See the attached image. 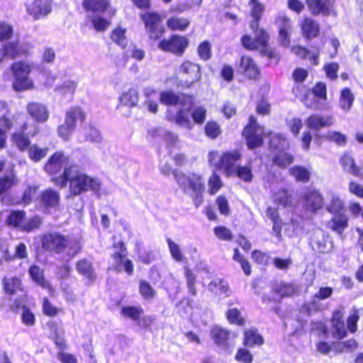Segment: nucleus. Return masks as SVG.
I'll list each match as a JSON object with an SVG mask.
<instances>
[{
  "instance_id": "nucleus-52",
  "label": "nucleus",
  "mask_w": 363,
  "mask_h": 363,
  "mask_svg": "<svg viewBox=\"0 0 363 363\" xmlns=\"http://www.w3.org/2000/svg\"><path fill=\"white\" fill-rule=\"evenodd\" d=\"M125 29L121 26L116 27L111 33V39L123 48H126L128 42L125 37Z\"/></svg>"
},
{
  "instance_id": "nucleus-53",
  "label": "nucleus",
  "mask_w": 363,
  "mask_h": 363,
  "mask_svg": "<svg viewBox=\"0 0 363 363\" xmlns=\"http://www.w3.org/2000/svg\"><path fill=\"white\" fill-rule=\"evenodd\" d=\"M139 293L145 300H150L156 296V291L150 284L145 280H140L139 282Z\"/></svg>"
},
{
  "instance_id": "nucleus-15",
  "label": "nucleus",
  "mask_w": 363,
  "mask_h": 363,
  "mask_svg": "<svg viewBox=\"0 0 363 363\" xmlns=\"http://www.w3.org/2000/svg\"><path fill=\"white\" fill-rule=\"evenodd\" d=\"M239 68L240 72L249 80L257 81L261 78V69L249 55H242L240 59Z\"/></svg>"
},
{
  "instance_id": "nucleus-23",
  "label": "nucleus",
  "mask_w": 363,
  "mask_h": 363,
  "mask_svg": "<svg viewBox=\"0 0 363 363\" xmlns=\"http://www.w3.org/2000/svg\"><path fill=\"white\" fill-rule=\"evenodd\" d=\"M291 50L300 59L303 60H308L312 65L317 66L319 65V48L317 47L315 48V51L311 53V51L303 45H296L292 46Z\"/></svg>"
},
{
  "instance_id": "nucleus-60",
  "label": "nucleus",
  "mask_w": 363,
  "mask_h": 363,
  "mask_svg": "<svg viewBox=\"0 0 363 363\" xmlns=\"http://www.w3.org/2000/svg\"><path fill=\"white\" fill-rule=\"evenodd\" d=\"M145 27L149 38L151 40L160 39L164 33V28L162 24H145Z\"/></svg>"
},
{
  "instance_id": "nucleus-45",
  "label": "nucleus",
  "mask_w": 363,
  "mask_h": 363,
  "mask_svg": "<svg viewBox=\"0 0 363 363\" xmlns=\"http://www.w3.org/2000/svg\"><path fill=\"white\" fill-rule=\"evenodd\" d=\"M245 183H250L253 180V174L250 165H238L233 170V175Z\"/></svg>"
},
{
  "instance_id": "nucleus-12",
  "label": "nucleus",
  "mask_w": 363,
  "mask_h": 363,
  "mask_svg": "<svg viewBox=\"0 0 363 363\" xmlns=\"http://www.w3.org/2000/svg\"><path fill=\"white\" fill-rule=\"evenodd\" d=\"M189 45V40L184 36L172 35L168 39H163L158 43V48L164 52L182 56Z\"/></svg>"
},
{
  "instance_id": "nucleus-30",
  "label": "nucleus",
  "mask_w": 363,
  "mask_h": 363,
  "mask_svg": "<svg viewBox=\"0 0 363 363\" xmlns=\"http://www.w3.org/2000/svg\"><path fill=\"white\" fill-rule=\"evenodd\" d=\"M50 0H35L28 8V13L33 16L34 19L46 16L50 11Z\"/></svg>"
},
{
  "instance_id": "nucleus-2",
  "label": "nucleus",
  "mask_w": 363,
  "mask_h": 363,
  "mask_svg": "<svg viewBox=\"0 0 363 363\" xmlns=\"http://www.w3.org/2000/svg\"><path fill=\"white\" fill-rule=\"evenodd\" d=\"M42 250L50 256L67 254L73 257L82 252L79 240L70 238L60 231L49 230L40 237Z\"/></svg>"
},
{
  "instance_id": "nucleus-33",
  "label": "nucleus",
  "mask_w": 363,
  "mask_h": 363,
  "mask_svg": "<svg viewBox=\"0 0 363 363\" xmlns=\"http://www.w3.org/2000/svg\"><path fill=\"white\" fill-rule=\"evenodd\" d=\"M139 100V93L135 88H130L123 91L119 96V105L128 108L137 106Z\"/></svg>"
},
{
  "instance_id": "nucleus-32",
  "label": "nucleus",
  "mask_w": 363,
  "mask_h": 363,
  "mask_svg": "<svg viewBox=\"0 0 363 363\" xmlns=\"http://www.w3.org/2000/svg\"><path fill=\"white\" fill-rule=\"evenodd\" d=\"M340 164L344 170L348 172L355 177L361 176V168L355 163V160L352 155L348 152H345L340 157Z\"/></svg>"
},
{
  "instance_id": "nucleus-36",
  "label": "nucleus",
  "mask_w": 363,
  "mask_h": 363,
  "mask_svg": "<svg viewBox=\"0 0 363 363\" xmlns=\"http://www.w3.org/2000/svg\"><path fill=\"white\" fill-rule=\"evenodd\" d=\"M266 215L273 223L272 230L276 236L280 238L281 236L283 220L279 216L278 209L269 206L266 210Z\"/></svg>"
},
{
  "instance_id": "nucleus-16",
  "label": "nucleus",
  "mask_w": 363,
  "mask_h": 363,
  "mask_svg": "<svg viewBox=\"0 0 363 363\" xmlns=\"http://www.w3.org/2000/svg\"><path fill=\"white\" fill-rule=\"evenodd\" d=\"M331 334L333 338L338 340H342L347 336V330L345 327L344 314L340 310H335L330 318Z\"/></svg>"
},
{
  "instance_id": "nucleus-61",
  "label": "nucleus",
  "mask_w": 363,
  "mask_h": 363,
  "mask_svg": "<svg viewBox=\"0 0 363 363\" xmlns=\"http://www.w3.org/2000/svg\"><path fill=\"white\" fill-rule=\"evenodd\" d=\"M315 97L319 100L326 101L328 99L327 86L325 82H318L310 89Z\"/></svg>"
},
{
  "instance_id": "nucleus-63",
  "label": "nucleus",
  "mask_w": 363,
  "mask_h": 363,
  "mask_svg": "<svg viewBox=\"0 0 363 363\" xmlns=\"http://www.w3.org/2000/svg\"><path fill=\"white\" fill-rule=\"evenodd\" d=\"M248 347H240L238 349L235 355V359L240 363H252L254 357L248 350Z\"/></svg>"
},
{
  "instance_id": "nucleus-41",
  "label": "nucleus",
  "mask_w": 363,
  "mask_h": 363,
  "mask_svg": "<svg viewBox=\"0 0 363 363\" xmlns=\"http://www.w3.org/2000/svg\"><path fill=\"white\" fill-rule=\"evenodd\" d=\"M354 95L348 87L343 88L340 91L339 98L340 107L345 111H350L354 101Z\"/></svg>"
},
{
  "instance_id": "nucleus-25",
  "label": "nucleus",
  "mask_w": 363,
  "mask_h": 363,
  "mask_svg": "<svg viewBox=\"0 0 363 363\" xmlns=\"http://www.w3.org/2000/svg\"><path fill=\"white\" fill-rule=\"evenodd\" d=\"M334 0H307V6L313 15L328 16Z\"/></svg>"
},
{
  "instance_id": "nucleus-22",
  "label": "nucleus",
  "mask_w": 363,
  "mask_h": 363,
  "mask_svg": "<svg viewBox=\"0 0 363 363\" xmlns=\"http://www.w3.org/2000/svg\"><path fill=\"white\" fill-rule=\"evenodd\" d=\"M303 199L306 208L312 213H316L323 207V197L317 190L313 189L306 192Z\"/></svg>"
},
{
  "instance_id": "nucleus-64",
  "label": "nucleus",
  "mask_w": 363,
  "mask_h": 363,
  "mask_svg": "<svg viewBox=\"0 0 363 363\" xmlns=\"http://www.w3.org/2000/svg\"><path fill=\"white\" fill-rule=\"evenodd\" d=\"M174 122L181 126L191 129L193 127L191 122L184 108L179 109L174 117Z\"/></svg>"
},
{
  "instance_id": "nucleus-17",
  "label": "nucleus",
  "mask_w": 363,
  "mask_h": 363,
  "mask_svg": "<svg viewBox=\"0 0 363 363\" xmlns=\"http://www.w3.org/2000/svg\"><path fill=\"white\" fill-rule=\"evenodd\" d=\"M18 184V179L14 169H11L0 176V200L3 202L8 197L12 189Z\"/></svg>"
},
{
  "instance_id": "nucleus-56",
  "label": "nucleus",
  "mask_w": 363,
  "mask_h": 363,
  "mask_svg": "<svg viewBox=\"0 0 363 363\" xmlns=\"http://www.w3.org/2000/svg\"><path fill=\"white\" fill-rule=\"evenodd\" d=\"M286 141V138L282 133H275L272 135L268 143L269 150L270 151H277L284 147Z\"/></svg>"
},
{
  "instance_id": "nucleus-14",
  "label": "nucleus",
  "mask_w": 363,
  "mask_h": 363,
  "mask_svg": "<svg viewBox=\"0 0 363 363\" xmlns=\"http://www.w3.org/2000/svg\"><path fill=\"white\" fill-rule=\"evenodd\" d=\"M38 203L45 211L59 209L61 203L60 193L52 188L45 189L40 192Z\"/></svg>"
},
{
  "instance_id": "nucleus-7",
  "label": "nucleus",
  "mask_w": 363,
  "mask_h": 363,
  "mask_svg": "<svg viewBox=\"0 0 363 363\" xmlns=\"http://www.w3.org/2000/svg\"><path fill=\"white\" fill-rule=\"evenodd\" d=\"M260 128L256 118L251 115L248 118V123L242 130V136L245 138L247 147L249 150H255L264 144V135L258 133Z\"/></svg>"
},
{
  "instance_id": "nucleus-3",
  "label": "nucleus",
  "mask_w": 363,
  "mask_h": 363,
  "mask_svg": "<svg viewBox=\"0 0 363 363\" xmlns=\"http://www.w3.org/2000/svg\"><path fill=\"white\" fill-rule=\"evenodd\" d=\"M24 210H12L6 218L7 226L23 233H32L40 228L43 219L39 215H33L26 220Z\"/></svg>"
},
{
  "instance_id": "nucleus-18",
  "label": "nucleus",
  "mask_w": 363,
  "mask_h": 363,
  "mask_svg": "<svg viewBox=\"0 0 363 363\" xmlns=\"http://www.w3.org/2000/svg\"><path fill=\"white\" fill-rule=\"evenodd\" d=\"M306 123L310 130L318 131L332 126L335 123V119L332 115L323 116L313 113L306 119Z\"/></svg>"
},
{
  "instance_id": "nucleus-5",
  "label": "nucleus",
  "mask_w": 363,
  "mask_h": 363,
  "mask_svg": "<svg viewBox=\"0 0 363 363\" xmlns=\"http://www.w3.org/2000/svg\"><path fill=\"white\" fill-rule=\"evenodd\" d=\"M173 174L177 181H179L182 177H186L188 188L192 191L191 195L192 201L195 207L199 208L203 203V194L205 191V184L202 176L196 173H191L186 177L184 174L179 173L177 170L173 171Z\"/></svg>"
},
{
  "instance_id": "nucleus-50",
  "label": "nucleus",
  "mask_w": 363,
  "mask_h": 363,
  "mask_svg": "<svg viewBox=\"0 0 363 363\" xmlns=\"http://www.w3.org/2000/svg\"><path fill=\"white\" fill-rule=\"evenodd\" d=\"M326 211L331 215L346 213L343 201L338 196H333L326 207Z\"/></svg>"
},
{
  "instance_id": "nucleus-57",
  "label": "nucleus",
  "mask_w": 363,
  "mask_h": 363,
  "mask_svg": "<svg viewBox=\"0 0 363 363\" xmlns=\"http://www.w3.org/2000/svg\"><path fill=\"white\" fill-rule=\"evenodd\" d=\"M43 313L48 317H55L63 310L54 306L48 297H43L42 301Z\"/></svg>"
},
{
  "instance_id": "nucleus-47",
  "label": "nucleus",
  "mask_w": 363,
  "mask_h": 363,
  "mask_svg": "<svg viewBox=\"0 0 363 363\" xmlns=\"http://www.w3.org/2000/svg\"><path fill=\"white\" fill-rule=\"evenodd\" d=\"M49 151L48 147H40L36 144L30 145L27 150L29 159L34 162H39L43 158H45Z\"/></svg>"
},
{
  "instance_id": "nucleus-58",
  "label": "nucleus",
  "mask_w": 363,
  "mask_h": 363,
  "mask_svg": "<svg viewBox=\"0 0 363 363\" xmlns=\"http://www.w3.org/2000/svg\"><path fill=\"white\" fill-rule=\"evenodd\" d=\"M184 277L186 281L188 291L190 295L195 296L197 295V290L196 288V278L193 271L186 267L184 269Z\"/></svg>"
},
{
  "instance_id": "nucleus-31",
  "label": "nucleus",
  "mask_w": 363,
  "mask_h": 363,
  "mask_svg": "<svg viewBox=\"0 0 363 363\" xmlns=\"http://www.w3.org/2000/svg\"><path fill=\"white\" fill-rule=\"evenodd\" d=\"M76 269L77 272L84 277L89 281L93 282L96 279L93 264L91 261L86 258L79 259L76 262Z\"/></svg>"
},
{
  "instance_id": "nucleus-6",
  "label": "nucleus",
  "mask_w": 363,
  "mask_h": 363,
  "mask_svg": "<svg viewBox=\"0 0 363 363\" xmlns=\"http://www.w3.org/2000/svg\"><path fill=\"white\" fill-rule=\"evenodd\" d=\"M112 248L115 250L111 257L116 263V269L118 272L123 270L128 276H132L134 272V264L133 261L127 257L128 250L124 242H113Z\"/></svg>"
},
{
  "instance_id": "nucleus-8",
  "label": "nucleus",
  "mask_w": 363,
  "mask_h": 363,
  "mask_svg": "<svg viewBox=\"0 0 363 363\" xmlns=\"http://www.w3.org/2000/svg\"><path fill=\"white\" fill-rule=\"evenodd\" d=\"M250 28L254 39L249 35H244L241 38L242 45L246 50L255 51L269 45V35L264 28L259 27V24H250Z\"/></svg>"
},
{
  "instance_id": "nucleus-24",
  "label": "nucleus",
  "mask_w": 363,
  "mask_h": 363,
  "mask_svg": "<svg viewBox=\"0 0 363 363\" xmlns=\"http://www.w3.org/2000/svg\"><path fill=\"white\" fill-rule=\"evenodd\" d=\"M271 162L273 166L280 169H286L294 162V157L282 148L275 151L271 157Z\"/></svg>"
},
{
  "instance_id": "nucleus-51",
  "label": "nucleus",
  "mask_w": 363,
  "mask_h": 363,
  "mask_svg": "<svg viewBox=\"0 0 363 363\" xmlns=\"http://www.w3.org/2000/svg\"><path fill=\"white\" fill-rule=\"evenodd\" d=\"M325 139L338 147H345L347 143V135L337 130L328 131L325 135Z\"/></svg>"
},
{
  "instance_id": "nucleus-27",
  "label": "nucleus",
  "mask_w": 363,
  "mask_h": 363,
  "mask_svg": "<svg viewBox=\"0 0 363 363\" xmlns=\"http://www.w3.org/2000/svg\"><path fill=\"white\" fill-rule=\"evenodd\" d=\"M86 118V113L80 106L70 107L65 113V119L77 128V124H82Z\"/></svg>"
},
{
  "instance_id": "nucleus-40",
  "label": "nucleus",
  "mask_w": 363,
  "mask_h": 363,
  "mask_svg": "<svg viewBox=\"0 0 363 363\" xmlns=\"http://www.w3.org/2000/svg\"><path fill=\"white\" fill-rule=\"evenodd\" d=\"M109 3L106 0H84L82 6L86 12L102 13L108 6Z\"/></svg>"
},
{
  "instance_id": "nucleus-55",
  "label": "nucleus",
  "mask_w": 363,
  "mask_h": 363,
  "mask_svg": "<svg viewBox=\"0 0 363 363\" xmlns=\"http://www.w3.org/2000/svg\"><path fill=\"white\" fill-rule=\"evenodd\" d=\"M215 236L221 241L231 242L234 235L230 229L224 225H218L213 228Z\"/></svg>"
},
{
  "instance_id": "nucleus-1",
  "label": "nucleus",
  "mask_w": 363,
  "mask_h": 363,
  "mask_svg": "<svg viewBox=\"0 0 363 363\" xmlns=\"http://www.w3.org/2000/svg\"><path fill=\"white\" fill-rule=\"evenodd\" d=\"M51 182L60 188H64L69 184V194L78 196L82 193L92 191H99L100 182L84 172L77 164H72L65 168L59 177L51 179Z\"/></svg>"
},
{
  "instance_id": "nucleus-35",
  "label": "nucleus",
  "mask_w": 363,
  "mask_h": 363,
  "mask_svg": "<svg viewBox=\"0 0 363 363\" xmlns=\"http://www.w3.org/2000/svg\"><path fill=\"white\" fill-rule=\"evenodd\" d=\"M13 145L20 151L25 152L30 147V140L28 135L23 132H14L11 135Z\"/></svg>"
},
{
  "instance_id": "nucleus-26",
  "label": "nucleus",
  "mask_w": 363,
  "mask_h": 363,
  "mask_svg": "<svg viewBox=\"0 0 363 363\" xmlns=\"http://www.w3.org/2000/svg\"><path fill=\"white\" fill-rule=\"evenodd\" d=\"M1 282L4 292L7 296H12L18 292H22L23 291L22 281L18 277H4Z\"/></svg>"
},
{
  "instance_id": "nucleus-21",
  "label": "nucleus",
  "mask_w": 363,
  "mask_h": 363,
  "mask_svg": "<svg viewBox=\"0 0 363 363\" xmlns=\"http://www.w3.org/2000/svg\"><path fill=\"white\" fill-rule=\"evenodd\" d=\"M29 116L37 123H45L49 118V111L45 105L39 102H29L26 106Z\"/></svg>"
},
{
  "instance_id": "nucleus-48",
  "label": "nucleus",
  "mask_w": 363,
  "mask_h": 363,
  "mask_svg": "<svg viewBox=\"0 0 363 363\" xmlns=\"http://www.w3.org/2000/svg\"><path fill=\"white\" fill-rule=\"evenodd\" d=\"M225 317L228 323L238 326H245V319L241 315L240 311L237 308H233L225 311Z\"/></svg>"
},
{
  "instance_id": "nucleus-20",
  "label": "nucleus",
  "mask_w": 363,
  "mask_h": 363,
  "mask_svg": "<svg viewBox=\"0 0 363 363\" xmlns=\"http://www.w3.org/2000/svg\"><path fill=\"white\" fill-rule=\"evenodd\" d=\"M349 217L346 213L332 215L330 220L326 222L325 226L333 232L342 235L349 227Z\"/></svg>"
},
{
  "instance_id": "nucleus-54",
  "label": "nucleus",
  "mask_w": 363,
  "mask_h": 363,
  "mask_svg": "<svg viewBox=\"0 0 363 363\" xmlns=\"http://www.w3.org/2000/svg\"><path fill=\"white\" fill-rule=\"evenodd\" d=\"M206 135L212 140L216 139L222 133L220 125L215 121H208L204 126Z\"/></svg>"
},
{
  "instance_id": "nucleus-44",
  "label": "nucleus",
  "mask_w": 363,
  "mask_h": 363,
  "mask_svg": "<svg viewBox=\"0 0 363 363\" xmlns=\"http://www.w3.org/2000/svg\"><path fill=\"white\" fill-rule=\"evenodd\" d=\"M208 289L212 292H218L220 295H223L224 297L230 296L229 284L223 279L218 278L212 280L208 284Z\"/></svg>"
},
{
  "instance_id": "nucleus-19",
  "label": "nucleus",
  "mask_w": 363,
  "mask_h": 363,
  "mask_svg": "<svg viewBox=\"0 0 363 363\" xmlns=\"http://www.w3.org/2000/svg\"><path fill=\"white\" fill-rule=\"evenodd\" d=\"M26 52L27 51L21 46L19 40L9 42L0 48V62L8 58L15 60L26 55Z\"/></svg>"
},
{
  "instance_id": "nucleus-49",
  "label": "nucleus",
  "mask_w": 363,
  "mask_h": 363,
  "mask_svg": "<svg viewBox=\"0 0 363 363\" xmlns=\"http://www.w3.org/2000/svg\"><path fill=\"white\" fill-rule=\"evenodd\" d=\"M291 91L296 98H298L307 107L311 108V106L307 104L311 91L309 88L303 84H295Z\"/></svg>"
},
{
  "instance_id": "nucleus-37",
  "label": "nucleus",
  "mask_w": 363,
  "mask_h": 363,
  "mask_svg": "<svg viewBox=\"0 0 363 363\" xmlns=\"http://www.w3.org/2000/svg\"><path fill=\"white\" fill-rule=\"evenodd\" d=\"M274 292L281 298L291 297L298 292V286L293 283L281 281L274 288Z\"/></svg>"
},
{
  "instance_id": "nucleus-46",
  "label": "nucleus",
  "mask_w": 363,
  "mask_h": 363,
  "mask_svg": "<svg viewBox=\"0 0 363 363\" xmlns=\"http://www.w3.org/2000/svg\"><path fill=\"white\" fill-rule=\"evenodd\" d=\"M233 259L240 264L245 276L249 277L252 274V265L250 262L241 254L238 247L233 249Z\"/></svg>"
},
{
  "instance_id": "nucleus-62",
  "label": "nucleus",
  "mask_w": 363,
  "mask_h": 363,
  "mask_svg": "<svg viewBox=\"0 0 363 363\" xmlns=\"http://www.w3.org/2000/svg\"><path fill=\"white\" fill-rule=\"evenodd\" d=\"M28 273L33 281L41 286L44 285V272L39 266L36 264L31 265L29 267Z\"/></svg>"
},
{
  "instance_id": "nucleus-28",
  "label": "nucleus",
  "mask_w": 363,
  "mask_h": 363,
  "mask_svg": "<svg viewBox=\"0 0 363 363\" xmlns=\"http://www.w3.org/2000/svg\"><path fill=\"white\" fill-rule=\"evenodd\" d=\"M211 337L214 343L219 347L227 349L229 346L230 331L225 328L214 326L211 331Z\"/></svg>"
},
{
  "instance_id": "nucleus-10",
  "label": "nucleus",
  "mask_w": 363,
  "mask_h": 363,
  "mask_svg": "<svg viewBox=\"0 0 363 363\" xmlns=\"http://www.w3.org/2000/svg\"><path fill=\"white\" fill-rule=\"evenodd\" d=\"M69 156L63 151H56L52 154L45 162L43 170L51 177V179L59 177L63 171L71 165Z\"/></svg>"
},
{
  "instance_id": "nucleus-13",
  "label": "nucleus",
  "mask_w": 363,
  "mask_h": 363,
  "mask_svg": "<svg viewBox=\"0 0 363 363\" xmlns=\"http://www.w3.org/2000/svg\"><path fill=\"white\" fill-rule=\"evenodd\" d=\"M242 159V153L240 150L235 149L232 151H227L222 153L216 167L218 169H223L227 177L233 175V170L235 169V163Z\"/></svg>"
},
{
  "instance_id": "nucleus-4",
  "label": "nucleus",
  "mask_w": 363,
  "mask_h": 363,
  "mask_svg": "<svg viewBox=\"0 0 363 363\" xmlns=\"http://www.w3.org/2000/svg\"><path fill=\"white\" fill-rule=\"evenodd\" d=\"M13 77L12 88L17 92L31 90L34 84L30 78L32 70L31 65L26 61L21 60L13 62L9 67Z\"/></svg>"
},
{
  "instance_id": "nucleus-38",
  "label": "nucleus",
  "mask_w": 363,
  "mask_h": 363,
  "mask_svg": "<svg viewBox=\"0 0 363 363\" xmlns=\"http://www.w3.org/2000/svg\"><path fill=\"white\" fill-rule=\"evenodd\" d=\"M13 127V120L7 114L0 116V149L6 147L7 132Z\"/></svg>"
},
{
  "instance_id": "nucleus-39",
  "label": "nucleus",
  "mask_w": 363,
  "mask_h": 363,
  "mask_svg": "<svg viewBox=\"0 0 363 363\" xmlns=\"http://www.w3.org/2000/svg\"><path fill=\"white\" fill-rule=\"evenodd\" d=\"M289 172L298 182L308 183L311 179V172L308 168L302 165L293 166L289 169Z\"/></svg>"
},
{
  "instance_id": "nucleus-34",
  "label": "nucleus",
  "mask_w": 363,
  "mask_h": 363,
  "mask_svg": "<svg viewBox=\"0 0 363 363\" xmlns=\"http://www.w3.org/2000/svg\"><path fill=\"white\" fill-rule=\"evenodd\" d=\"M259 54L267 60V66H277L281 61L280 52L269 44L260 48Z\"/></svg>"
},
{
  "instance_id": "nucleus-59",
  "label": "nucleus",
  "mask_w": 363,
  "mask_h": 363,
  "mask_svg": "<svg viewBox=\"0 0 363 363\" xmlns=\"http://www.w3.org/2000/svg\"><path fill=\"white\" fill-rule=\"evenodd\" d=\"M208 194L211 195L216 194L223 186V182L220 176L213 172L208 180Z\"/></svg>"
},
{
  "instance_id": "nucleus-29",
  "label": "nucleus",
  "mask_w": 363,
  "mask_h": 363,
  "mask_svg": "<svg viewBox=\"0 0 363 363\" xmlns=\"http://www.w3.org/2000/svg\"><path fill=\"white\" fill-rule=\"evenodd\" d=\"M263 337L255 328L245 330L243 332L242 345L245 347L252 348L255 346H261L264 344Z\"/></svg>"
},
{
  "instance_id": "nucleus-9",
  "label": "nucleus",
  "mask_w": 363,
  "mask_h": 363,
  "mask_svg": "<svg viewBox=\"0 0 363 363\" xmlns=\"http://www.w3.org/2000/svg\"><path fill=\"white\" fill-rule=\"evenodd\" d=\"M160 101L167 106H176L177 105H180L183 108L186 106V111H190L195 105L194 96L184 93L178 94L172 90L161 91Z\"/></svg>"
},
{
  "instance_id": "nucleus-11",
  "label": "nucleus",
  "mask_w": 363,
  "mask_h": 363,
  "mask_svg": "<svg viewBox=\"0 0 363 363\" xmlns=\"http://www.w3.org/2000/svg\"><path fill=\"white\" fill-rule=\"evenodd\" d=\"M180 84L187 88L200 81L201 78V67L189 60L184 61L179 68Z\"/></svg>"
},
{
  "instance_id": "nucleus-43",
  "label": "nucleus",
  "mask_w": 363,
  "mask_h": 363,
  "mask_svg": "<svg viewBox=\"0 0 363 363\" xmlns=\"http://www.w3.org/2000/svg\"><path fill=\"white\" fill-rule=\"evenodd\" d=\"M274 200L276 203L284 208L291 207L293 203L292 194L286 189H281L276 191Z\"/></svg>"
},
{
  "instance_id": "nucleus-42",
  "label": "nucleus",
  "mask_w": 363,
  "mask_h": 363,
  "mask_svg": "<svg viewBox=\"0 0 363 363\" xmlns=\"http://www.w3.org/2000/svg\"><path fill=\"white\" fill-rule=\"evenodd\" d=\"M121 315L133 321H140V318L144 314V310L141 306H127L122 307L121 310Z\"/></svg>"
}]
</instances>
